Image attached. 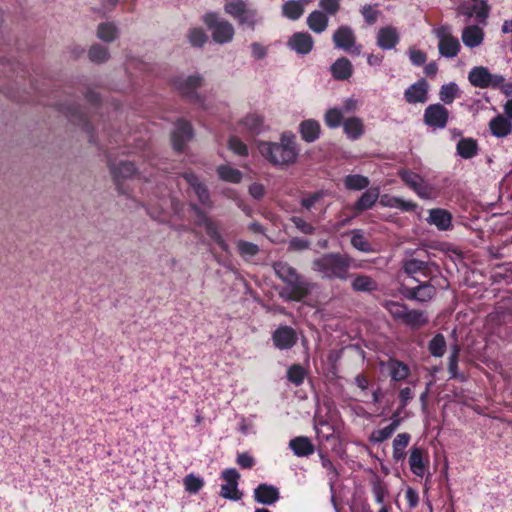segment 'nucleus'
Wrapping results in <instances>:
<instances>
[{
	"mask_svg": "<svg viewBox=\"0 0 512 512\" xmlns=\"http://www.w3.org/2000/svg\"><path fill=\"white\" fill-rule=\"evenodd\" d=\"M257 148L270 164L277 167L291 166L296 163L299 156L296 137L291 133H284L279 142L261 141Z\"/></svg>",
	"mask_w": 512,
	"mask_h": 512,
	"instance_id": "obj_1",
	"label": "nucleus"
},
{
	"mask_svg": "<svg viewBox=\"0 0 512 512\" xmlns=\"http://www.w3.org/2000/svg\"><path fill=\"white\" fill-rule=\"evenodd\" d=\"M274 270L278 277L287 283V287L280 293L281 297L288 300L300 301L308 294V284L301 280L295 269L287 263H276Z\"/></svg>",
	"mask_w": 512,
	"mask_h": 512,
	"instance_id": "obj_2",
	"label": "nucleus"
},
{
	"mask_svg": "<svg viewBox=\"0 0 512 512\" xmlns=\"http://www.w3.org/2000/svg\"><path fill=\"white\" fill-rule=\"evenodd\" d=\"M313 270L320 273L327 279H346L348 276L349 263L338 254H327L313 261Z\"/></svg>",
	"mask_w": 512,
	"mask_h": 512,
	"instance_id": "obj_3",
	"label": "nucleus"
},
{
	"mask_svg": "<svg viewBox=\"0 0 512 512\" xmlns=\"http://www.w3.org/2000/svg\"><path fill=\"white\" fill-rule=\"evenodd\" d=\"M203 22L211 31L212 39L218 44H224L233 40L235 31L231 23L225 20H219L215 13H207L203 17Z\"/></svg>",
	"mask_w": 512,
	"mask_h": 512,
	"instance_id": "obj_4",
	"label": "nucleus"
},
{
	"mask_svg": "<svg viewBox=\"0 0 512 512\" xmlns=\"http://www.w3.org/2000/svg\"><path fill=\"white\" fill-rule=\"evenodd\" d=\"M438 39L439 53L446 58H453L458 55L461 45L459 40L452 35L448 26H441L434 30Z\"/></svg>",
	"mask_w": 512,
	"mask_h": 512,
	"instance_id": "obj_5",
	"label": "nucleus"
},
{
	"mask_svg": "<svg viewBox=\"0 0 512 512\" xmlns=\"http://www.w3.org/2000/svg\"><path fill=\"white\" fill-rule=\"evenodd\" d=\"M468 80L472 86L483 89L500 86L504 77L498 74H491L488 68L484 66H477L470 70Z\"/></svg>",
	"mask_w": 512,
	"mask_h": 512,
	"instance_id": "obj_6",
	"label": "nucleus"
},
{
	"mask_svg": "<svg viewBox=\"0 0 512 512\" xmlns=\"http://www.w3.org/2000/svg\"><path fill=\"white\" fill-rule=\"evenodd\" d=\"M449 112L441 104L429 105L424 111V123L433 128H444L448 122Z\"/></svg>",
	"mask_w": 512,
	"mask_h": 512,
	"instance_id": "obj_7",
	"label": "nucleus"
},
{
	"mask_svg": "<svg viewBox=\"0 0 512 512\" xmlns=\"http://www.w3.org/2000/svg\"><path fill=\"white\" fill-rule=\"evenodd\" d=\"M225 484L221 487V496L228 499L238 500L241 497L237 486L240 474L233 468L226 469L222 473Z\"/></svg>",
	"mask_w": 512,
	"mask_h": 512,
	"instance_id": "obj_8",
	"label": "nucleus"
},
{
	"mask_svg": "<svg viewBox=\"0 0 512 512\" xmlns=\"http://www.w3.org/2000/svg\"><path fill=\"white\" fill-rule=\"evenodd\" d=\"M274 345L281 350L293 347L297 341V336L291 327L281 326L277 328L273 335Z\"/></svg>",
	"mask_w": 512,
	"mask_h": 512,
	"instance_id": "obj_9",
	"label": "nucleus"
},
{
	"mask_svg": "<svg viewBox=\"0 0 512 512\" xmlns=\"http://www.w3.org/2000/svg\"><path fill=\"white\" fill-rule=\"evenodd\" d=\"M428 84L421 79L409 86L404 92L406 102L410 104L424 103L427 101Z\"/></svg>",
	"mask_w": 512,
	"mask_h": 512,
	"instance_id": "obj_10",
	"label": "nucleus"
},
{
	"mask_svg": "<svg viewBox=\"0 0 512 512\" xmlns=\"http://www.w3.org/2000/svg\"><path fill=\"white\" fill-rule=\"evenodd\" d=\"M428 464L427 453L419 448L413 447L409 456V466L416 476H424Z\"/></svg>",
	"mask_w": 512,
	"mask_h": 512,
	"instance_id": "obj_11",
	"label": "nucleus"
},
{
	"mask_svg": "<svg viewBox=\"0 0 512 512\" xmlns=\"http://www.w3.org/2000/svg\"><path fill=\"white\" fill-rule=\"evenodd\" d=\"M192 136L191 125L185 121H179L176 123L175 128L172 132V145L177 151H181L184 144L190 140Z\"/></svg>",
	"mask_w": 512,
	"mask_h": 512,
	"instance_id": "obj_12",
	"label": "nucleus"
},
{
	"mask_svg": "<svg viewBox=\"0 0 512 512\" xmlns=\"http://www.w3.org/2000/svg\"><path fill=\"white\" fill-rule=\"evenodd\" d=\"M313 38L306 32L293 34L288 40V46L299 54H307L313 48Z\"/></svg>",
	"mask_w": 512,
	"mask_h": 512,
	"instance_id": "obj_13",
	"label": "nucleus"
},
{
	"mask_svg": "<svg viewBox=\"0 0 512 512\" xmlns=\"http://www.w3.org/2000/svg\"><path fill=\"white\" fill-rule=\"evenodd\" d=\"M484 37V30L477 25L467 26L461 33L462 42L468 48H476L482 45Z\"/></svg>",
	"mask_w": 512,
	"mask_h": 512,
	"instance_id": "obj_14",
	"label": "nucleus"
},
{
	"mask_svg": "<svg viewBox=\"0 0 512 512\" xmlns=\"http://www.w3.org/2000/svg\"><path fill=\"white\" fill-rule=\"evenodd\" d=\"M399 39V32L391 26L383 27L377 33V44L384 50L393 49L398 44Z\"/></svg>",
	"mask_w": 512,
	"mask_h": 512,
	"instance_id": "obj_15",
	"label": "nucleus"
},
{
	"mask_svg": "<svg viewBox=\"0 0 512 512\" xmlns=\"http://www.w3.org/2000/svg\"><path fill=\"white\" fill-rule=\"evenodd\" d=\"M224 9L226 13L231 16L238 18L241 23L248 22L252 27L254 25V21L252 17H250L246 13V5L242 0H226Z\"/></svg>",
	"mask_w": 512,
	"mask_h": 512,
	"instance_id": "obj_16",
	"label": "nucleus"
},
{
	"mask_svg": "<svg viewBox=\"0 0 512 512\" xmlns=\"http://www.w3.org/2000/svg\"><path fill=\"white\" fill-rule=\"evenodd\" d=\"M428 223L436 226L439 230L445 231L451 227L452 215L445 209L434 208L429 210Z\"/></svg>",
	"mask_w": 512,
	"mask_h": 512,
	"instance_id": "obj_17",
	"label": "nucleus"
},
{
	"mask_svg": "<svg viewBox=\"0 0 512 512\" xmlns=\"http://www.w3.org/2000/svg\"><path fill=\"white\" fill-rule=\"evenodd\" d=\"M254 498L258 503L270 505L279 499V491L272 485L260 484L254 490Z\"/></svg>",
	"mask_w": 512,
	"mask_h": 512,
	"instance_id": "obj_18",
	"label": "nucleus"
},
{
	"mask_svg": "<svg viewBox=\"0 0 512 512\" xmlns=\"http://www.w3.org/2000/svg\"><path fill=\"white\" fill-rule=\"evenodd\" d=\"M489 128L493 136L503 138L512 132V123L509 118L498 115L490 121Z\"/></svg>",
	"mask_w": 512,
	"mask_h": 512,
	"instance_id": "obj_19",
	"label": "nucleus"
},
{
	"mask_svg": "<svg viewBox=\"0 0 512 512\" xmlns=\"http://www.w3.org/2000/svg\"><path fill=\"white\" fill-rule=\"evenodd\" d=\"M333 41L337 48L348 50L355 44V36L349 27L341 26L335 31Z\"/></svg>",
	"mask_w": 512,
	"mask_h": 512,
	"instance_id": "obj_20",
	"label": "nucleus"
},
{
	"mask_svg": "<svg viewBox=\"0 0 512 512\" xmlns=\"http://www.w3.org/2000/svg\"><path fill=\"white\" fill-rule=\"evenodd\" d=\"M289 446L298 457H305L314 452V445L307 437H296L290 441Z\"/></svg>",
	"mask_w": 512,
	"mask_h": 512,
	"instance_id": "obj_21",
	"label": "nucleus"
},
{
	"mask_svg": "<svg viewBox=\"0 0 512 512\" xmlns=\"http://www.w3.org/2000/svg\"><path fill=\"white\" fill-rule=\"evenodd\" d=\"M308 27L315 33H322L328 26V17L322 12L315 10L307 17Z\"/></svg>",
	"mask_w": 512,
	"mask_h": 512,
	"instance_id": "obj_22",
	"label": "nucleus"
},
{
	"mask_svg": "<svg viewBox=\"0 0 512 512\" xmlns=\"http://www.w3.org/2000/svg\"><path fill=\"white\" fill-rule=\"evenodd\" d=\"M343 129L348 138L355 140L364 133V124L360 118L351 117L343 122Z\"/></svg>",
	"mask_w": 512,
	"mask_h": 512,
	"instance_id": "obj_23",
	"label": "nucleus"
},
{
	"mask_svg": "<svg viewBox=\"0 0 512 512\" xmlns=\"http://www.w3.org/2000/svg\"><path fill=\"white\" fill-rule=\"evenodd\" d=\"M380 197V190L377 187L366 190L355 204V209L363 211L370 209Z\"/></svg>",
	"mask_w": 512,
	"mask_h": 512,
	"instance_id": "obj_24",
	"label": "nucleus"
},
{
	"mask_svg": "<svg viewBox=\"0 0 512 512\" xmlns=\"http://www.w3.org/2000/svg\"><path fill=\"white\" fill-rule=\"evenodd\" d=\"M300 134L306 142H313L319 137L320 124L312 119L305 120L300 124Z\"/></svg>",
	"mask_w": 512,
	"mask_h": 512,
	"instance_id": "obj_25",
	"label": "nucleus"
},
{
	"mask_svg": "<svg viewBox=\"0 0 512 512\" xmlns=\"http://www.w3.org/2000/svg\"><path fill=\"white\" fill-rule=\"evenodd\" d=\"M183 177L194 190L200 202L207 204L209 202V193L206 187L199 182L198 178L193 173H185Z\"/></svg>",
	"mask_w": 512,
	"mask_h": 512,
	"instance_id": "obj_26",
	"label": "nucleus"
},
{
	"mask_svg": "<svg viewBox=\"0 0 512 512\" xmlns=\"http://www.w3.org/2000/svg\"><path fill=\"white\" fill-rule=\"evenodd\" d=\"M331 72L336 79H347L352 74V64L347 58H339L331 66Z\"/></svg>",
	"mask_w": 512,
	"mask_h": 512,
	"instance_id": "obj_27",
	"label": "nucleus"
},
{
	"mask_svg": "<svg viewBox=\"0 0 512 512\" xmlns=\"http://www.w3.org/2000/svg\"><path fill=\"white\" fill-rule=\"evenodd\" d=\"M351 286L357 292H372L377 290L378 287L376 281L368 275H357Z\"/></svg>",
	"mask_w": 512,
	"mask_h": 512,
	"instance_id": "obj_28",
	"label": "nucleus"
},
{
	"mask_svg": "<svg viewBox=\"0 0 512 512\" xmlns=\"http://www.w3.org/2000/svg\"><path fill=\"white\" fill-rule=\"evenodd\" d=\"M218 176L221 180L237 184L241 182L243 174L240 170L229 165H221L217 168Z\"/></svg>",
	"mask_w": 512,
	"mask_h": 512,
	"instance_id": "obj_29",
	"label": "nucleus"
},
{
	"mask_svg": "<svg viewBox=\"0 0 512 512\" xmlns=\"http://www.w3.org/2000/svg\"><path fill=\"white\" fill-rule=\"evenodd\" d=\"M136 172L135 166L130 162H121L117 166L111 167V173L116 181L128 179Z\"/></svg>",
	"mask_w": 512,
	"mask_h": 512,
	"instance_id": "obj_30",
	"label": "nucleus"
},
{
	"mask_svg": "<svg viewBox=\"0 0 512 512\" xmlns=\"http://www.w3.org/2000/svg\"><path fill=\"white\" fill-rule=\"evenodd\" d=\"M343 182L346 189L355 191L363 190L370 184V181L367 177L359 174L347 175Z\"/></svg>",
	"mask_w": 512,
	"mask_h": 512,
	"instance_id": "obj_31",
	"label": "nucleus"
},
{
	"mask_svg": "<svg viewBox=\"0 0 512 512\" xmlns=\"http://www.w3.org/2000/svg\"><path fill=\"white\" fill-rule=\"evenodd\" d=\"M282 13L288 19L296 20L303 15L304 8L302 7V4L299 1L289 0L283 4Z\"/></svg>",
	"mask_w": 512,
	"mask_h": 512,
	"instance_id": "obj_32",
	"label": "nucleus"
},
{
	"mask_svg": "<svg viewBox=\"0 0 512 512\" xmlns=\"http://www.w3.org/2000/svg\"><path fill=\"white\" fill-rule=\"evenodd\" d=\"M427 321L428 319L423 312L407 309L402 323L410 326L411 328H419L425 325Z\"/></svg>",
	"mask_w": 512,
	"mask_h": 512,
	"instance_id": "obj_33",
	"label": "nucleus"
},
{
	"mask_svg": "<svg viewBox=\"0 0 512 512\" xmlns=\"http://www.w3.org/2000/svg\"><path fill=\"white\" fill-rule=\"evenodd\" d=\"M118 36V29L113 23H101L97 27V37L104 42H112Z\"/></svg>",
	"mask_w": 512,
	"mask_h": 512,
	"instance_id": "obj_34",
	"label": "nucleus"
},
{
	"mask_svg": "<svg viewBox=\"0 0 512 512\" xmlns=\"http://www.w3.org/2000/svg\"><path fill=\"white\" fill-rule=\"evenodd\" d=\"M457 152L463 158H471L477 153V143L471 138L462 139L457 144Z\"/></svg>",
	"mask_w": 512,
	"mask_h": 512,
	"instance_id": "obj_35",
	"label": "nucleus"
},
{
	"mask_svg": "<svg viewBox=\"0 0 512 512\" xmlns=\"http://www.w3.org/2000/svg\"><path fill=\"white\" fill-rule=\"evenodd\" d=\"M398 425H399V420L395 419L390 425L373 431L370 436V440L373 442H376V443H380V442L388 439L393 434V432L396 430Z\"/></svg>",
	"mask_w": 512,
	"mask_h": 512,
	"instance_id": "obj_36",
	"label": "nucleus"
},
{
	"mask_svg": "<svg viewBox=\"0 0 512 512\" xmlns=\"http://www.w3.org/2000/svg\"><path fill=\"white\" fill-rule=\"evenodd\" d=\"M388 366L392 378L396 381L404 380L409 376V368L402 362L393 360Z\"/></svg>",
	"mask_w": 512,
	"mask_h": 512,
	"instance_id": "obj_37",
	"label": "nucleus"
},
{
	"mask_svg": "<svg viewBox=\"0 0 512 512\" xmlns=\"http://www.w3.org/2000/svg\"><path fill=\"white\" fill-rule=\"evenodd\" d=\"M458 94V86L455 83L442 85L439 91V98L445 104H451Z\"/></svg>",
	"mask_w": 512,
	"mask_h": 512,
	"instance_id": "obj_38",
	"label": "nucleus"
},
{
	"mask_svg": "<svg viewBox=\"0 0 512 512\" xmlns=\"http://www.w3.org/2000/svg\"><path fill=\"white\" fill-rule=\"evenodd\" d=\"M384 307L395 320L400 322L403 321L406 311L408 309L404 304L395 301L385 302Z\"/></svg>",
	"mask_w": 512,
	"mask_h": 512,
	"instance_id": "obj_39",
	"label": "nucleus"
},
{
	"mask_svg": "<svg viewBox=\"0 0 512 512\" xmlns=\"http://www.w3.org/2000/svg\"><path fill=\"white\" fill-rule=\"evenodd\" d=\"M195 213L197 216L195 220L196 223L200 226H203L208 235L211 236L212 238H219L216 225L212 221H210L205 215L200 213L197 209L195 210Z\"/></svg>",
	"mask_w": 512,
	"mask_h": 512,
	"instance_id": "obj_40",
	"label": "nucleus"
},
{
	"mask_svg": "<svg viewBox=\"0 0 512 512\" xmlns=\"http://www.w3.org/2000/svg\"><path fill=\"white\" fill-rule=\"evenodd\" d=\"M88 57L92 62L102 63L108 60V49L98 44L93 45L88 51Z\"/></svg>",
	"mask_w": 512,
	"mask_h": 512,
	"instance_id": "obj_41",
	"label": "nucleus"
},
{
	"mask_svg": "<svg viewBox=\"0 0 512 512\" xmlns=\"http://www.w3.org/2000/svg\"><path fill=\"white\" fill-rule=\"evenodd\" d=\"M446 350V341L443 335L437 334L429 343V351L433 356L441 357Z\"/></svg>",
	"mask_w": 512,
	"mask_h": 512,
	"instance_id": "obj_42",
	"label": "nucleus"
},
{
	"mask_svg": "<svg viewBox=\"0 0 512 512\" xmlns=\"http://www.w3.org/2000/svg\"><path fill=\"white\" fill-rule=\"evenodd\" d=\"M305 376V369L298 364L292 365L287 371L288 380L296 386L303 383Z\"/></svg>",
	"mask_w": 512,
	"mask_h": 512,
	"instance_id": "obj_43",
	"label": "nucleus"
},
{
	"mask_svg": "<svg viewBox=\"0 0 512 512\" xmlns=\"http://www.w3.org/2000/svg\"><path fill=\"white\" fill-rule=\"evenodd\" d=\"M351 244L352 246L361 251V252H373V248L371 247L370 243L368 242V240L366 239V237L359 233V232H354L352 237H351Z\"/></svg>",
	"mask_w": 512,
	"mask_h": 512,
	"instance_id": "obj_44",
	"label": "nucleus"
},
{
	"mask_svg": "<svg viewBox=\"0 0 512 512\" xmlns=\"http://www.w3.org/2000/svg\"><path fill=\"white\" fill-rule=\"evenodd\" d=\"M236 245L239 254L245 259L252 258L259 252L258 246L251 242L240 240Z\"/></svg>",
	"mask_w": 512,
	"mask_h": 512,
	"instance_id": "obj_45",
	"label": "nucleus"
},
{
	"mask_svg": "<svg viewBox=\"0 0 512 512\" xmlns=\"http://www.w3.org/2000/svg\"><path fill=\"white\" fill-rule=\"evenodd\" d=\"M343 119V113L338 108L329 109L324 116L325 123L330 128L338 127Z\"/></svg>",
	"mask_w": 512,
	"mask_h": 512,
	"instance_id": "obj_46",
	"label": "nucleus"
},
{
	"mask_svg": "<svg viewBox=\"0 0 512 512\" xmlns=\"http://www.w3.org/2000/svg\"><path fill=\"white\" fill-rule=\"evenodd\" d=\"M228 148L236 155L243 157L248 155V148L246 144L236 136H231L229 138Z\"/></svg>",
	"mask_w": 512,
	"mask_h": 512,
	"instance_id": "obj_47",
	"label": "nucleus"
},
{
	"mask_svg": "<svg viewBox=\"0 0 512 512\" xmlns=\"http://www.w3.org/2000/svg\"><path fill=\"white\" fill-rule=\"evenodd\" d=\"M435 288L431 285L425 284L417 287L414 290L413 296L419 301H428L435 295Z\"/></svg>",
	"mask_w": 512,
	"mask_h": 512,
	"instance_id": "obj_48",
	"label": "nucleus"
},
{
	"mask_svg": "<svg viewBox=\"0 0 512 512\" xmlns=\"http://www.w3.org/2000/svg\"><path fill=\"white\" fill-rule=\"evenodd\" d=\"M188 39L193 46H202L207 41V35L202 28H193L188 33Z\"/></svg>",
	"mask_w": 512,
	"mask_h": 512,
	"instance_id": "obj_49",
	"label": "nucleus"
},
{
	"mask_svg": "<svg viewBox=\"0 0 512 512\" xmlns=\"http://www.w3.org/2000/svg\"><path fill=\"white\" fill-rule=\"evenodd\" d=\"M242 124L250 131L256 132L263 125V119L259 115L250 114L247 115L243 120Z\"/></svg>",
	"mask_w": 512,
	"mask_h": 512,
	"instance_id": "obj_50",
	"label": "nucleus"
},
{
	"mask_svg": "<svg viewBox=\"0 0 512 512\" xmlns=\"http://www.w3.org/2000/svg\"><path fill=\"white\" fill-rule=\"evenodd\" d=\"M184 485L188 492L190 493H196L198 492L201 487L203 486V480L190 474L185 477L184 479Z\"/></svg>",
	"mask_w": 512,
	"mask_h": 512,
	"instance_id": "obj_51",
	"label": "nucleus"
},
{
	"mask_svg": "<svg viewBox=\"0 0 512 512\" xmlns=\"http://www.w3.org/2000/svg\"><path fill=\"white\" fill-rule=\"evenodd\" d=\"M413 190L419 197L423 199H432L435 196L434 189L424 180L417 184V186Z\"/></svg>",
	"mask_w": 512,
	"mask_h": 512,
	"instance_id": "obj_52",
	"label": "nucleus"
},
{
	"mask_svg": "<svg viewBox=\"0 0 512 512\" xmlns=\"http://www.w3.org/2000/svg\"><path fill=\"white\" fill-rule=\"evenodd\" d=\"M400 176L402 178V180L411 188V189H414L417 184H419L423 179L411 172V171H407V170H403L400 172Z\"/></svg>",
	"mask_w": 512,
	"mask_h": 512,
	"instance_id": "obj_53",
	"label": "nucleus"
},
{
	"mask_svg": "<svg viewBox=\"0 0 512 512\" xmlns=\"http://www.w3.org/2000/svg\"><path fill=\"white\" fill-rule=\"evenodd\" d=\"M292 223L295 225V227L304 234H313L314 233V227L305 221L303 218L298 216H293L291 218Z\"/></svg>",
	"mask_w": 512,
	"mask_h": 512,
	"instance_id": "obj_54",
	"label": "nucleus"
},
{
	"mask_svg": "<svg viewBox=\"0 0 512 512\" xmlns=\"http://www.w3.org/2000/svg\"><path fill=\"white\" fill-rule=\"evenodd\" d=\"M319 6L328 14L335 15L340 9L339 0H319Z\"/></svg>",
	"mask_w": 512,
	"mask_h": 512,
	"instance_id": "obj_55",
	"label": "nucleus"
},
{
	"mask_svg": "<svg viewBox=\"0 0 512 512\" xmlns=\"http://www.w3.org/2000/svg\"><path fill=\"white\" fill-rule=\"evenodd\" d=\"M460 348L458 345H455L452 349L451 355L449 357V364H448V370L452 377L457 376V369H458V356H459Z\"/></svg>",
	"mask_w": 512,
	"mask_h": 512,
	"instance_id": "obj_56",
	"label": "nucleus"
},
{
	"mask_svg": "<svg viewBox=\"0 0 512 512\" xmlns=\"http://www.w3.org/2000/svg\"><path fill=\"white\" fill-rule=\"evenodd\" d=\"M425 263L416 259H410L404 263V270L407 274L412 275L424 269Z\"/></svg>",
	"mask_w": 512,
	"mask_h": 512,
	"instance_id": "obj_57",
	"label": "nucleus"
},
{
	"mask_svg": "<svg viewBox=\"0 0 512 512\" xmlns=\"http://www.w3.org/2000/svg\"><path fill=\"white\" fill-rule=\"evenodd\" d=\"M409 58L414 65L420 66L425 63L427 56L421 50L413 47L409 49Z\"/></svg>",
	"mask_w": 512,
	"mask_h": 512,
	"instance_id": "obj_58",
	"label": "nucleus"
},
{
	"mask_svg": "<svg viewBox=\"0 0 512 512\" xmlns=\"http://www.w3.org/2000/svg\"><path fill=\"white\" fill-rule=\"evenodd\" d=\"M362 12V15L364 17V19L366 20L367 23L369 24H373L376 22L377 18H378V15H379V11L376 10L373 6L371 5H366L362 8L361 10Z\"/></svg>",
	"mask_w": 512,
	"mask_h": 512,
	"instance_id": "obj_59",
	"label": "nucleus"
},
{
	"mask_svg": "<svg viewBox=\"0 0 512 512\" xmlns=\"http://www.w3.org/2000/svg\"><path fill=\"white\" fill-rule=\"evenodd\" d=\"M249 193L255 199H261L265 195V187L261 183H253L249 186Z\"/></svg>",
	"mask_w": 512,
	"mask_h": 512,
	"instance_id": "obj_60",
	"label": "nucleus"
},
{
	"mask_svg": "<svg viewBox=\"0 0 512 512\" xmlns=\"http://www.w3.org/2000/svg\"><path fill=\"white\" fill-rule=\"evenodd\" d=\"M410 441V436L406 433L398 434L393 441V448H402L405 450Z\"/></svg>",
	"mask_w": 512,
	"mask_h": 512,
	"instance_id": "obj_61",
	"label": "nucleus"
},
{
	"mask_svg": "<svg viewBox=\"0 0 512 512\" xmlns=\"http://www.w3.org/2000/svg\"><path fill=\"white\" fill-rule=\"evenodd\" d=\"M237 463L242 468H251L254 465V459L247 453L239 454Z\"/></svg>",
	"mask_w": 512,
	"mask_h": 512,
	"instance_id": "obj_62",
	"label": "nucleus"
},
{
	"mask_svg": "<svg viewBox=\"0 0 512 512\" xmlns=\"http://www.w3.org/2000/svg\"><path fill=\"white\" fill-rule=\"evenodd\" d=\"M398 203H399L398 197H393V196H389V195H382L380 197V204L384 207L396 208Z\"/></svg>",
	"mask_w": 512,
	"mask_h": 512,
	"instance_id": "obj_63",
	"label": "nucleus"
},
{
	"mask_svg": "<svg viewBox=\"0 0 512 512\" xmlns=\"http://www.w3.org/2000/svg\"><path fill=\"white\" fill-rule=\"evenodd\" d=\"M289 247L293 250H304L309 247V242L303 239H292L290 241Z\"/></svg>",
	"mask_w": 512,
	"mask_h": 512,
	"instance_id": "obj_64",
	"label": "nucleus"
}]
</instances>
